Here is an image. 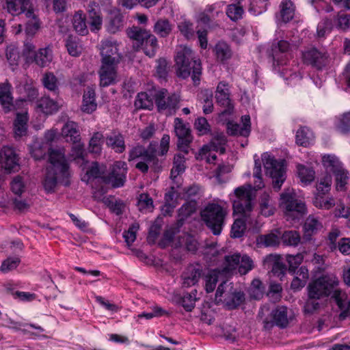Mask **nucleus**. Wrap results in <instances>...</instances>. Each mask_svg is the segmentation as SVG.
<instances>
[{
  "mask_svg": "<svg viewBox=\"0 0 350 350\" xmlns=\"http://www.w3.org/2000/svg\"><path fill=\"white\" fill-rule=\"evenodd\" d=\"M49 162L51 165L46 167L42 185L47 193H53L55 191L58 180L65 185H68L67 179L70 176L69 165L65 153L62 150H52Z\"/></svg>",
  "mask_w": 350,
  "mask_h": 350,
  "instance_id": "obj_1",
  "label": "nucleus"
},
{
  "mask_svg": "<svg viewBox=\"0 0 350 350\" xmlns=\"http://www.w3.org/2000/svg\"><path fill=\"white\" fill-rule=\"evenodd\" d=\"M176 75L187 79L191 75L194 84H198L202 74V66L200 59L189 47H180L175 57Z\"/></svg>",
  "mask_w": 350,
  "mask_h": 350,
  "instance_id": "obj_2",
  "label": "nucleus"
},
{
  "mask_svg": "<svg viewBox=\"0 0 350 350\" xmlns=\"http://www.w3.org/2000/svg\"><path fill=\"white\" fill-rule=\"evenodd\" d=\"M127 165L124 161H117L113 165L109 174H106V166L97 162L92 164L87 174L93 178L100 180L105 184H111L113 187H122L126 180Z\"/></svg>",
  "mask_w": 350,
  "mask_h": 350,
  "instance_id": "obj_3",
  "label": "nucleus"
},
{
  "mask_svg": "<svg viewBox=\"0 0 350 350\" xmlns=\"http://www.w3.org/2000/svg\"><path fill=\"white\" fill-rule=\"evenodd\" d=\"M338 279L335 275H323L309 284L308 297L323 298L332 295V298L336 301V293L342 291L338 288Z\"/></svg>",
  "mask_w": 350,
  "mask_h": 350,
  "instance_id": "obj_4",
  "label": "nucleus"
},
{
  "mask_svg": "<svg viewBox=\"0 0 350 350\" xmlns=\"http://www.w3.org/2000/svg\"><path fill=\"white\" fill-rule=\"evenodd\" d=\"M280 207L284 211L287 220H299L306 213V204L296 198L293 189L287 188L281 193Z\"/></svg>",
  "mask_w": 350,
  "mask_h": 350,
  "instance_id": "obj_5",
  "label": "nucleus"
},
{
  "mask_svg": "<svg viewBox=\"0 0 350 350\" xmlns=\"http://www.w3.org/2000/svg\"><path fill=\"white\" fill-rule=\"evenodd\" d=\"M227 212L215 203H209L201 212V217L206 226L214 235L221 234Z\"/></svg>",
  "mask_w": 350,
  "mask_h": 350,
  "instance_id": "obj_6",
  "label": "nucleus"
},
{
  "mask_svg": "<svg viewBox=\"0 0 350 350\" xmlns=\"http://www.w3.org/2000/svg\"><path fill=\"white\" fill-rule=\"evenodd\" d=\"M252 188L250 184L239 187L231 196L234 212L242 215L245 221L250 217L253 208Z\"/></svg>",
  "mask_w": 350,
  "mask_h": 350,
  "instance_id": "obj_7",
  "label": "nucleus"
},
{
  "mask_svg": "<svg viewBox=\"0 0 350 350\" xmlns=\"http://www.w3.org/2000/svg\"><path fill=\"white\" fill-rule=\"evenodd\" d=\"M269 312V308L264 306L260 308L258 314V317L262 321L265 329H269L275 325L280 328L287 327L289 323V318L286 306H278L271 310L269 317H265Z\"/></svg>",
  "mask_w": 350,
  "mask_h": 350,
  "instance_id": "obj_8",
  "label": "nucleus"
},
{
  "mask_svg": "<svg viewBox=\"0 0 350 350\" xmlns=\"http://www.w3.org/2000/svg\"><path fill=\"white\" fill-rule=\"evenodd\" d=\"M262 161L267 174L272 178L273 188L279 191L286 178L285 161L277 160L266 154L262 156Z\"/></svg>",
  "mask_w": 350,
  "mask_h": 350,
  "instance_id": "obj_9",
  "label": "nucleus"
},
{
  "mask_svg": "<svg viewBox=\"0 0 350 350\" xmlns=\"http://www.w3.org/2000/svg\"><path fill=\"white\" fill-rule=\"evenodd\" d=\"M155 104L159 112L170 116L179 108V96L176 94H170L166 89H161L154 96Z\"/></svg>",
  "mask_w": 350,
  "mask_h": 350,
  "instance_id": "obj_10",
  "label": "nucleus"
},
{
  "mask_svg": "<svg viewBox=\"0 0 350 350\" xmlns=\"http://www.w3.org/2000/svg\"><path fill=\"white\" fill-rule=\"evenodd\" d=\"M216 299L224 297L226 304L230 308H236L245 300V295L241 291H237L231 282L223 281L219 285L216 293Z\"/></svg>",
  "mask_w": 350,
  "mask_h": 350,
  "instance_id": "obj_11",
  "label": "nucleus"
},
{
  "mask_svg": "<svg viewBox=\"0 0 350 350\" xmlns=\"http://www.w3.org/2000/svg\"><path fill=\"white\" fill-rule=\"evenodd\" d=\"M174 131L178 137L179 150L185 154H188L189 145L192 141V136L188 124H185L180 118H176L174 120Z\"/></svg>",
  "mask_w": 350,
  "mask_h": 350,
  "instance_id": "obj_12",
  "label": "nucleus"
},
{
  "mask_svg": "<svg viewBox=\"0 0 350 350\" xmlns=\"http://www.w3.org/2000/svg\"><path fill=\"white\" fill-rule=\"evenodd\" d=\"M100 51L102 56V63L112 64L119 63L120 56L116 42L109 40H103L100 45Z\"/></svg>",
  "mask_w": 350,
  "mask_h": 350,
  "instance_id": "obj_13",
  "label": "nucleus"
},
{
  "mask_svg": "<svg viewBox=\"0 0 350 350\" xmlns=\"http://www.w3.org/2000/svg\"><path fill=\"white\" fill-rule=\"evenodd\" d=\"M33 0H5L6 9L12 15L25 13L26 17L33 16Z\"/></svg>",
  "mask_w": 350,
  "mask_h": 350,
  "instance_id": "obj_14",
  "label": "nucleus"
},
{
  "mask_svg": "<svg viewBox=\"0 0 350 350\" xmlns=\"http://www.w3.org/2000/svg\"><path fill=\"white\" fill-rule=\"evenodd\" d=\"M303 58L306 63L312 65L317 69L325 66L328 62V55L325 51L312 48L303 53Z\"/></svg>",
  "mask_w": 350,
  "mask_h": 350,
  "instance_id": "obj_15",
  "label": "nucleus"
},
{
  "mask_svg": "<svg viewBox=\"0 0 350 350\" xmlns=\"http://www.w3.org/2000/svg\"><path fill=\"white\" fill-rule=\"evenodd\" d=\"M226 138L224 134H217L215 135L211 139L209 144L204 145L199 151L197 159H203L204 156H206L211 150L219 152L224 154L226 151L225 145L226 144Z\"/></svg>",
  "mask_w": 350,
  "mask_h": 350,
  "instance_id": "obj_16",
  "label": "nucleus"
},
{
  "mask_svg": "<svg viewBox=\"0 0 350 350\" xmlns=\"http://www.w3.org/2000/svg\"><path fill=\"white\" fill-rule=\"evenodd\" d=\"M202 267L200 265H189L181 275L182 286L185 288L195 286L202 275Z\"/></svg>",
  "mask_w": 350,
  "mask_h": 350,
  "instance_id": "obj_17",
  "label": "nucleus"
},
{
  "mask_svg": "<svg viewBox=\"0 0 350 350\" xmlns=\"http://www.w3.org/2000/svg\"><path fill=\"white\" fill-rule=\"evenodd\" d=\"M0 163L7 171L16 170L18 167V156L12 147L5 146L0 151Z\"/></svg>",
  "mask_w": 350,
  "mask_h": 350,
  "instance_id": "obj_18",
  "label": "nucleus"
},
{
  "mask_svg": "<svg viewBox=\"0 0 350 350\" xmlns=\"http://www.w3.org/2000/svg\"><path fill=\"white\" fill-rule=\"evenodd\" d=\"M215 97L217 103L226 108L224 112H226L232 109L231 99L230 98L229 85L228 83L221 81L218 83Z\"/></svg>",
  "mask_w": 350,
  "mask_h": 350,
  "instance_id": "obj_19",
  "label": "nucleus"
},
{
  "mask_svg": "<svg viewBox=\"0 0 350 350\" xmlns=\"http://www.w3.org/2000/svg\"><path fill=\"white\" fill-rule=\"evenodd\" d=\"M117 64L102 63L99 71L100 85L102 87H107L115 83Z\"/></svg>",
  "mask_w": 350,
  "mask_h": 350,
  "instance_id": "obj_20",
  "label": "nucleus"
},
{
  "mask_svg": "<svg viewBox=\"0 0 350 350\" xmlns=\"http://www.w3.org/2000/svg\"><path fill=\"white\" fill-rule=\"evenodd\" d=\"M12 85L8 81L0 83V103L5 113L15 110L12 94Z\"/></svg>",
  "mask_w": 350,
  "mask_h": 350,
  "instance_id": "obj_21",
  "label": "nucleus"
},
{
  "mask_svg": "<svg viewBox=\"0 0 350 350\" xmlns=\"http://www.w3.org/2000/svg\"><path fill=\"white\" fill-rule=\"evenodd\" d=\"M290 49V44L284 40L274 41L271 45V56L273 57V65H281L284 63L283 59L284 53H287Z\"/></svg>",
  "mask_w": 350,
  "mask_h": 350,
  "instance_id": "obj_22",
  "label": "nucleus"
},
{
  "mask_svg": "<svg viewBox=\"0 0 350 350\" xmlns=\"http://www.w3.org/2000/svg\"><path fill=\"white\" fill-rule=\"evenodd\" d=\"M88 23L92 31L98 30L102 26V17L100 16L98 5L92 1L88 5Z\"/></svg>",
  "mask_w": 350,
  "mask_h": 350,
  "instance_id": "obj_23",
  "label": "nucleus"
},
{
  "mask_svg": "<svg viewBox=\"0 0 350 350\" xmlns=\"http://www.w3.org/2000/svg\"><path fill=\"white\" fill-rule=\"evenodd\" d=\"M227 278L220 271L219 269L211 270L205 275V290L206 293H212L215 289L216 284L218 282L228 281Z\"/></svg>",
  "mask_w": 350,
  "mask_h": 350,
  "instance_id": "obj_24",
  "label": "nucleus"
},
{
  "mask_svg": "<svg viewBox=\"0 0 350 350\" xmlns=\"http://www.w3.org/2000/svg\"><path fill=\"white\" fill-rule=\"evenodd\" d=\"M322 227L323 226L318 219L310 215L304 225V241H310L312 239V236L321 230Z\"/></svg>",
  "mask_w": 350,
  "mask_h": 350,
  "instance_id": "obj_25",
  "label": "nucleus"
},
{
  "mask_svg": "<svg viewBox=\"0 0 350 350\" xmlns=\"http://www.w3.org/2000/svg\"><path fill=\"white\" fill-rule=\"evenodd\" d=\"M62 134L68 142H78L81 141L78 126L75 122H67L62 129Z\"/></svg>",
  "mask_w": 350,
  "mask_h": 350,
  "instance_id": "obj_26",
  "label": "nucleus"
},
{
  "mask_svg": "<svg viewBox=\"0 0 350 350\" xmlns=\"http://www.w3.org/2000/svg\"><path fill=\"white\" fill-rule=\"evenodd\" d=\"M95 90L93 88L88 87L83 96L81 110L87 113H91L96 110L97 105L95 100Z\"/></svg>",
  "mask_w": 350,
  "mask_h": 350,
  "instance_id": "obj_27",
  "label": "nucleus"
},
{
  "mask_svg": "<svg viewBox=\"0 0 350 350\" xmlns=\"http://www.w3.org/2000/svg\"><path fill=\"white\" fill-rule=\"evenodd\" d=\"M240 260L241 254L238 253L226 256L223 268L219 269L220 271L227 278L228 275H232L237 269L238 270Z\"/></svg>",
  "mask_w": 350,
  "mask_h": 350,
  "instance_id": "obj_28",
  "label": "nucleus"
},
{
  "mask_svg": "<svg viewBox=\"0 0 350 350\" xmlns=\"http://www.w3.org/2000/svg\"><path fill=\"white\" fill-rule=\"evenodd\" d=\"M27 113H17L14 122V133L15 138H21L27 134Z\"/></svg>",
  "mask_w": 350,
  "mask_h": 350,
  "instance_id": "obj_29",
  "label": "nucleus"
},
{
  "mask_svg": "<svg viewBox=\"0 0 350 350\" xmlns=\"http://www.w3.org/2000/svg\"><path fill=\"white\" fill-rule=\"evenodd\" d=\"M36 64L40 67L48 66L53 60L52 50L49 46L40 49L33 57Z\"/></svg>",
  "mask_w": 350,
  "mask_h": 350,
  "instance_id": "obj_30",
  "label": "nucleus"
},
{
  "mask_svg": "<svg viewBox=\"0 0 350 350\" xmlns=\"http://www.w3.org/2000/svg\"><path fill=\"white\" fill-rule=\"evenodd\" d=\"M106 144L115 152L122 153L125 150L124 139L120 133H113L106 137Z\"/></svg>",
  "mask_w": 350,
  "mask_h": 350,
  "instance_id": "obj_31",
  "label": "nucleus"
},
{
  "mask_svg": "<svg viewBox=\"0 0 350 350\" xmlns=\"http://www.w3.org/2000/svg\"><path fill=\"white\" fill-rule=\"evenodd\" d=\"M36 107L45 114H52L58 111L59 105L49 97H42L38 100Z\"/></svg>",
  "mask_w": 350,
  "mask_h": 350,
  "instance_id": "obj_32",
  "label": "nucleus"
},
{
  "mask_svg": "<svg viewBox=\"0 0 350 350\" xmlns=\"http://www.w3.org/2000/svg\"><path fill=\"white\" fill-rule=\"evenodd\" d=\"M336 303L341 312L340 319L343 320L350 314V299L347 301V295L343 292H338L336 295Z\"/></svg>",
  "mask_w": 350,
  "mask_h": 350,
  "instance_id": "obj_33",
  "label": "nucleus"
},
{
  "mask_svg": "<svg viewBox=\"0 0 350 350\" xmlns=\"http://www.w3.org/2000/svg\"><path fill=\"white\" fill-rule=\"evenodd\" d=\"M52 150H62L65 153L64 149H52L49 148V145L47 144H43L42 142L34 143L31 153L32 157L36 160H40L44 157L46 153L49 154V158L50 157V152Z\"/></svg>",
  "mask_w": 350,
  "mask_h": 350,
  "instance_id": "obj_34",
  "label": "nucleus"
},
{
  "mask_svg": "<svg viewBox=\"0 0 350 350\" xmlns=\"http://www.w3.org/2000/svg\"><path fill=\"white\" fill-rule=\"evenodd\" d=\"M322 163L327 172H332L333 174L338 172L339 170L342 167L341 162L334 154L323 155Z\"/></svg>",
  "mask_w": 350,
  "mask_h": 350,
  "instance_id": "obj_35",
  "label": "nucleus"
},
{
  "mask_svg": "<svg viewBox=\"0 0 350 350\" xmlns=\"http://www.w3.org/2000/svg\"><path fill=\"white\" fill-rule=\"evenodd\" d=\"M127 36L137 42V47L148 38L150 32L140 27L133 26L127 29Z\"/></svg>",
  "mask_w": 350,
  "mask_h": 350,
  "instance_id": "obj_36",
  "label": "nucleus"
},
{
  "mask_svg": "<svg viewBox=\"0 0 350 350\" xmlns=\"http://www.w3.org/2000/svg\"><path fill=\"white\" fill-rule=\"evenodd\" d=\"M314 139L312 132L306 126L301 127L296 133V143L304 147L309 146Z\"/></svg>",
  "mask_w": 350,
  "mask_h": 350,
  "instance_id": "obj_37",
  "label": "nucleus"
},
{
  "mask_svg": "<svg viewBox=\"0 0 350 350\" xmlns=\"http://www.w3.org/2000/svg\"><path fill=\"white\" fill-rule=\"evenodd\" d=\"M260 207L262 215L269 217L273 215L275 211L274 203L269 193H263L260 198Z\"/></svg>",
  "mask_w": 350,
  "mask_h": 350,
  "instance_id": "obj_38",
  "label": "nucleus"
},
{
  "mask_svg": "<svg viewBox=\"0 0 350 350\" xmlns=\"http://www.w3.org/2000/svg\"><path fill=\"white\" fill-rule=\"evenodd\" d=\"M323 193H318L313 198V204L318 208L329 210L335 205L333 198L327 197Z\"/></svg>",
  "mask_w": 350,
  "mask_h": 350,
  "instance_id": "obj_39",
  "label": "nucleus"
},
{
  "mask_svg": "<svg viewBox=\"0 0 350 350\" xmlns=\"http://www.w3.org/2000/svg\"><path fill=\"white\" fill-rule=\"evenodd\" d=\"M103 142L104 137L103 133L100 132L94 133L89 142V152L95 154H100L102 151V145Z\"/></svg>",
  "mask_w": 350,
  "mask_h": 350,
  "instance_id": "obj_40",
  "label": "nucleus"
},
{
  "mask_svg": "<svg viewBox=\"0 0 350 350\" xmlns=\"http://www.w3.org/2000/svg\"><path fill=\"white\" fill-rule=\"evenodd\" d=\"M139 46L142 48L144 53L147 56L150 57H154L158 49L157 38L154 35L150 33L148 38L146 39Z\"/></svg>",
  "mask_w": 350,
  "mask_h": 350,
  "instance_id": "obj_41",
  "label": "nucleus"
},
{
  "mask_svg": "<svg viewBox=\"0 0 350 350\" xmlns=\"http://www.w3.org/2000/svg\"><path fill=\"white\" fill-rule=\"evenodd\" d=\"M174 165L171 170L170 178L174 180L178 175L185 170V158L180 153L176 154L174 157Z\"/></svg>",
  "mask_w": 350,
  "mask_h": 350,
  "instance_id": "obj_42",
  "label": "nucleus"
},
{
  "mask_svg": "<svg viewBox=\"0 0 350 350\" xmlns=\"http://www.w3.org/2000/svg\"><path fill=\"white\" fill-rule=\"evenodd\" d=\"M178 245L185 248L191 252H195L198 248V243L196 239L189 234H183L178 238Z\"/></svg>",
  "mask_w": 350,
  "mask_h": 350,
  "instance_id": "obj_43",
  "label": "nucleus"
},
{
  "mask_svg": "<svg viewBox=\"0 0 350 350\" xmlns=\"http://www.w3.org/2000/svg\"><path fill=\"white\" fill-rule=\"evenodd\" d=\"M72 24L75 30L81 35H86L88 33L85 18L82 12L79 11L75 14L72 18Z\"/></svg>",
  "mask_w": 350,
  "mask_h": 350,
  "instance_id": "obj_44",
  "label": "nucleus"
},
{
  "mask_svg": "<svg viewBox=\"0 0 350 350\" xmlns=\"http://www.w3.org/2000/svg\"><path fill=\"white\" fill-rule=\"evenodd\" d=\"M297 172L300 181L304 185H308L314 180L315 172L312 167L298 165Z\"/></svg>",
  "mask_w": 350,
  "mask_h": 350,
  "instance_id": "obj_45",
  "label": "nucleus"
},
{
  "mask_svg": "<svg viewBox=\"0 0 350 350\" xmlns=\"http://www.w3.org/2000/svg\"><path fill=\"white\" fill-rule=\"evenodd\" d=\"M153 98L147 92L138 93L135 100V107L137 109H151L153 107Z\"/></svg>",
  "mask_w": 350,
  "mask_h": 350,
  "instance_id": "obj_46",
  "label": "nucleus"
},
{
  "mask_svg": "<svg viewBox=\"0 0 350 350\" xmlns=\"http://www.w3.org/2000/svg\"><path fill=\"white\" fill-rule=\"evenodd\" d=\"M280 16L283 22L287 23L293 18L295 7L291 1H283L280 4Z\"/></svg>",
  "mask_w": 350,
  "mask_h": 350,
  "instance_id": "obj_47",
  "label": "nucleus"
},
{
  "mask_svg": "<svg viewBox=\"0 0 350 350\" xmlns=\"http://www.w3.org/2000/svg\"><path fill=\"white\" fill-rule=\"evenodd\" d=\"M123 27V16L118 12H115L111 14L107 29L109 32L115 33Z\"/></svg>",
  "mask_w": 350,
  "mask_h": 350,
  "instance_id": "obj_48",
  "label": "nucleus"
},
{
  "mask_svg": "<svg viewBox=\"0 0 350 350\" xmlns=\"http://www.w3.org/2000/svg\"><path fill=\"white\" fill-rule=\"evenodd\" d=\"M257 244L265 247H273L278 245L280 243V238L275 233H269L267 234H261L257 237Z\"/></svg>",
  "mask_w": 350,
  "mask_h": 350,
  "instance_id": "obj_49",
  "label": "nucleus"
},
{
  "mask_svg": "<svg viewBox=\"0 0 350 350\" xmlns=\"http://www.w3.org/2000/svg\"><path fill=\"white\" fill-rule=\"evenodd\" d=\"M243 13L244 10L240 0L237 3L228 5L226 9V14L232 21H237L242 18Z\"/></svg>",
  "mask_w": 350,
  "mask_h": 350,
  "instance_id": "obj_50",
  "label": "nucleus"
},
{
  "mask_svg": "<svg viewBox=\"0 0 350 350\" xmlns=\"http://www.w3.org/2000/svg\"><path fill=\"white\" fill-rule=\"evenodd\" d=\"M154 31L161 37H167L172 31V25L168 20L159 19L154 25Z\"/></svg>",
  "mask_w": 350,
  "mask_h": 350,
  "instance_id": "obj_51",
  "label": "nucleus"
},
{
  "mask_svg": "<svg viewBox=\"0 0 350 350\" xmlns=\"http://www.w3.org/2000/svg\"><path fill=\"white\" fill-rule=\"evenodd\" d=\"M200 100L204 103L203 112L205 114L211 113L213 110V93L208 90H204L200 92Z\"/></svg>",
  "mask_w": 350,
  "mask_h": 350,
  "instance_id": "obj_52",
  "label": "nucleus"
},
{
  "mask_svg": "<svg viewBox=\"0 0 350 350\" xmlns=\"http://www.w3.org/2000/svg\"><path fill=\"white\" fill-rule=\"evenodd\" d=\"M215 52L217 59L221 62L230 58L232 55L229 46L224 42H219L215 46Z\"/></svg>",
  "mask_w": 350,
  "mask_h": 350,
  "instance_id": "obj_53",
  "label": "nucleus"
},
{
  "mask_svg": "<svg viewBox=\"0 0 350 350\" xmlns=\"http://www.w3.org/2000/svg\"><path fill=\"white\" fill-rule=\"evenodd\" d=\"M197 203L195 200H190L185 202L178 210V213L181 219L178 221V225L181 226V220L189 217L196 210Z\"/></svg>",
  "mask_w": 350,
  "mask_h": 350,
  "instance_id": "obj_54",
  "label": "nucleus"
},
{
  "mask_svg": "<svg viewBox=\"0 0 350 350\" xmlns=\"http://www.w3.org/2000/svg\"><path fill=\"white\" fill-rule=\"evenodd\" d=\"M269 261H273L272 272L273 275L278 277H283L286 271V265L280 261V258L273 255H270L267 257Z\"/></svg>",
  "mask_w": 350,
  "mask_h": 350,
  "instance_id": "obj_55",
  "label": "nucleus"
},
{
  "mask_svg": "<svg viewBox=\"0 0 350 350\" xmlns=\"http://www.w3.org/2000/svg\"><path fill=\"white\" fill-rule=\"evenodd\" d=\"M282 240L286 245L297 246L301 242V237L298 232L295 230H288L283 233Z\"/></svg>",
  "mask_w": 350,
  "mask_h": 350,
  "instance_id": "obj_56",
  "label": "nucleus"
},
{
  "mask_svg": "<svg viewBox=\"0 0 350 350\" xmlns=\"http://www.w3.org/2000/svg\"><path fill=\"white\" fill-rule=\"evenodd\" d=\"M27 18H29V20L26 23L25 33L29 36H33L36 33L38 30L40 29V21L34 14L33 11V16H31Z\"/></svg>",
  "mask_w": 350,
  "mask_h": 350,
  "instance_id": "obj_57",
  "label": "nucleus"
},
{
  "mask_svg": "<svg viewBox=\"0 0 350 350\" xmlns=\"http://www.w3.org/2000/svg\"><path fill=\"white\" fill-rule=\"evenodd\" d=\"M254 267L252 259L247 255L241 256L240 262L238 267V272L241 275H245Z\"/></svg>",
  "mask_w": 350,
  "mask_h": 350,
  "instance_id": "obj_58",
  "label": "nucleus"
},
{
  "mask_svg": "<svg viewBox=\"0 0 350 350\" xmlns=\"http://www.w3.org/2000/svg\"><path fill=\"white\" fill-rule=\"evenodd\" d=\"M303 259L304 255L301 253H298L296 255L288 254L286 256V260L289 265L288 272L290 273H295V269L299 267Z\"/></svg>",
  "mask_w": 350,
  "mask_h": 350,
  "instance_id": "obj_59",
  "label": "nucleus"
},
{
  "mask_svg": "<svg viewBox=\"0 0 350 350\" xmlns=\"http://www.w3.org/2000/svg\"><path fill=\"white\" fill-rule=\"evenodd\" d=\"M180 33L188 40L193 38L195 36L193 25L188 21H183L179 23L178 25Z\"/></svg>",
  "mask_w": 350,
  "mask_h": 350,
  "instance_id": "obj_60",
  "label": "nucleus"
},
{
  "mask_svg": "<svg viewBox=\"0 0 350 350\" xmlns=\"http://www.w3.org/2000/svg\"><path fill=\"white\" fill-rule=\"evenodd\" d=\"M245 230V221L243 219H237L232 226L231 237L232 238H240L243 235Z\"/></svg>",
  "mask_w": 350,
  "mask_h": 350,
  "instance_id": "obj_61",
  "label": "nucleus"
},
{
  "mask_svg": "<svg viewBox=\"0 0 350 350\" xmlns=\"http://www.w3.org/2000/svg\"><path fill=\"white\" fill-rule=\"evenodd\" d=\"M139 225L137 223H133L131 225L128 230L125 231L123 234V237L128 246L132 245V243L136 239V232L139 230Z\"/></svg>",
  "mask_w": 350,
  "mask_h": 350,
  "instance_id": "obj_62",
  "label": "nucleus"
},
{
  "mask_svg": "<svg viewBox=\"0 0 350 350\" xmlns=\"http://www.w3.org/2000/svg\"><path fill=\"white\" fill-rule=\"evenodd\" d=\"M42 83L50 91H55L57 89V79L52 72L46 73L42 78Z\"/></svg>",
  "mask_w": 350,
  "mask_h": 350,
  "instance_id": "obj_63",
  "label": "nucleus"
},
{
  "mask_svg": "<svg viewBox=\"0 0 350 350\" xmlns=\"http://www.w3.org/2000/svg\"><path fill=\"white\" fill-rule=\"evenodd\" d=\"M337 129L344 134L350 132V111L345 113L341 116L337 124Z\"/></svg>",
  "mask_w": 350,
  "mask_h": 350,
  "instance_id": "obj_64",
  "label": "nucleus"
}]
</instances>
